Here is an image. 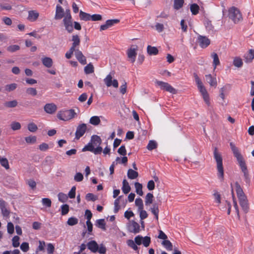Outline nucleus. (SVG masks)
<instances>
[{"instance_id":"obj_1","label":"nucleus","mask_w":254,"mask_h":254,"mask_svg":"<svg viewBox=\"0 0 254 254\" xmlns=\"http://www.w3.org/2000/svg\"><path fill=\"white\" fill-rule=\"evenodd\" d=\"M230 146L234 156L236 158L237 160V161L241 168L242 171L244 173L245 178H247L249 176L248 171L247 170V167L245 161L244 159L243 156L239 152L238 148L235 145L234 143L231 142L230 143Z\"/></svg>"},{"instance_id":"obj_2","label":"nucleus","mask_w":254,"mask_h":254,"mask_svg":"<svg viewBox=\"0 0 254 254\" xmlns=\"http://www.w3.org/2000/svg\"><path fill=\"white\" fill-rule=\"evenodd\" d=\"M213 157L216 162L218 178L223 181L224 180V168L223 166V158L220 152L217 147L213 148Z\"/></svg>"},{"instance_id":"obj_3","label":"nucleus","mask_w":254,"mask_h":254,"mask_svg":"<svg viewBox=\"0 0 254 254\" xmlns=\"http://www.w3.org/2000/svg\"><path fill=\"white\" fill-rule=\"evenodd\" d=\"M194 77L198 90L201 93L204 101L208 106H210L211 103L208 92L207 91L205 87L203 86L202 82L196 73H194Z\"/></svg>"},{"instance_id":"obj_4","label":"nucleus","mask_w":254,"mask_h":254,"mask_svg":"<svg viewBox=\"0 0 254 254\" xmlns=\"http://www.w3.org/2000/svg\"><path fill=\"white\" fill-rule=\"evenodd\" d=\"M228 15L229 18L235 24L241 22L243 19L240 10L235 6H232L229 9Z\"/></svg>"},{"instance_id":"obj_5","label":"nucleus","mask_w":254,"mask_h":254,"mask_svg":"<svg viewBox=\"0 0 254 254\" xmlns=\"http://www.w3.org/2000/svg\"><path fill=\"white\" fill-rule=\"evenodd\" d=\"M76 115V113L73 109L62 110L58 113L57 118L60 120L67 121L73 119Z\"/></svg>"},{"instance_id":"obj_6","label":"nucleus","mask_w":254,"mask_h":254,"mask_svg":"<svg viewBox=\"0 0 254 254\" xmlns=\"http://www.w3.org/2000/svg\"><path fill=\"white\" fill-rule=\"evenodd\" d=\"M155 83L160 86L161 89L164 90L172 94L177 93L176 90L167 82L156 80Z\"/></svg>"},{"instance_id":"obj_7","label":"nucleus","mask_w":254,"mask_h":254,"mask_svg":"<svg viewBox=\"0 0 254 254\" xmlns=\"http://www.w3.org/2000/svg\"><path fill=\"white\" fill-rule=\"evenodd\" d=\"M63 22L65 27V29L68 33H71L73 30L72 17H64Z\"/></svg>"},{"instance_id":"obj_8","label":"nucleus","mask_w":254,"mask_h":254,"mask_svg":"<svg viewBox=\"0 0 254 254\" xmlns=\"http://www.w3.org/2000/svg\"><path fill=\"white\" fill-rule=\"evenodd\" d=\"M96 147V148H94L91 144H88L82 149V151H89L94 153L95 154H101L103 150L102 147L100 145Z\"/></svg>"},{"instance_id":"obj_9","label":"nucleus","mask_w":254,"mask_h":254,"mask_svg":"<svg viewBox=\"0 0 254 254\" xmlns=\"http://www.w3.org/2000/svg\"><path fill=\"white\" fill-rule=\"evenodd\" d=\"M86 129L87 126L85 124H82L78 126L75 132V138L78 139L82 137L86 132Z\"/></svg>"},{"instance_id":"obj_10","label":"nucleus","mask_w":254,"mask_h":254,"mask_svg":"<svg viewBox=\"0 0 254 254\" xmlns=\"http://www.w3.org/2000/svg\"><path fill=\"white\" fill-rule=\"evenodd\" d=\"M197 42L199 46L202 48L207 47L210 44V41L207 37L201 35L198 36Z\"/></svg>"},{"instance_id":"obj_11","label":"nucleus","mask_w":254,"mask_h":254,"mask_svg":"<svg viewBox=\"0 0 254 254\" xmlns=\"http://www.w3.org/2000/svg\"><path fill=\"white\" fill-rule=\"evenodd\" d=\"M128 230L132 233L136 234L140 232V226L138 223L132 220L130 221L127 226Z\"/></svg>"},{"instance_id":"obj_12","label":"nucleus","mask_w":254,"mask_h":254,"mask_svg":"<svg viewBox=\"0 0 254 254\" xmlns=\"http://www.w3.org/2000/svg\"><path fill=\"white\" fill-rule=\"evenodd\" d=\"M136 50L137 48L136 46H131L127 51V57L130 60L132 63H134L135 61L137 55Z\"/></svg>"},{"instance_id":"obj_13","label":"nucleus","mask_w":254,"mask_h":254,"mask_svg":"<svg viewBox=\"0 0 254 254\" xmlns=\"http://www.w3.org/2000/svg\"><path fill=\"white\" fill-rule=\"evenodd\" d=\"M44 111L48 114H53L57 110V106L54 103H47L44 107Z\"/></svg>"},{"instance_id":"obj_14","label":"nucleus","mask_w":254,"mask_h":254,"mask_svg":"<svg viewBox=\"0 0 254 254\" xmlns=\"http://www.w3.org/2000/svg\"><path fill=\"white\" fill-rule=\"evenodd\" d=\"M75 56L76 59L81 64L85 65L87 64L85 57L79 49L75 50Z\"/></svg>"},{"instance_id":"obj_15","label":"nucleus","mask_w":254,"mask_h":254,"mask_svg":"<svg viewBox=\"0 0 254 254\" xmlns=\"http://www.w3.org/2000/svg\"><path fill=\"white\" fill-rule=\"evenodd\" d=\"M64 10L63 8L59 4H57L56 6V14L55 16V19L56 20L61 19L63 17H64Z\"/></svg>"},{"instance_id":"obj_16","label":"nucleus","mask_w":254,"mask_h":254,"mask_svg":"<svg viewBox=\"0 0 254 254\" xmlns=\"http://www.w3.org/2000/svg\"><path fill=\"white\" fill-rule=\"evenodd\" d=\"M239 203L243 211L245 213H247L248 212L249 207L248 200L246 197H245L244 198L241 197V198L239 199Z\"/></svg>"},{"instance_id":"obj_17","label":"nucleus","mask_w":254,"mask_h":254,"mask_svg":"<svg viewBox=\"0 0 254 254\" xmlns=\"http://www.w3.org/2000/svg\"><path fill=\"white\" fill-rule=\"evenodd\" d=\"M101 142L102 140L100 137L97 135H94L91 137V142H89L88 144H91L92 146L94 147L95 146L100 145Z\"/></svg>"},{"instance_id":"obj_18","label":"nucleus","mask_w":254,"mask_h":254,"mask_svg":"<svg viewBox=\"0 0 254 254\" xmlns=\"http://www.w3.org/2000/svg\"><path fill=\"white\" fill-rule=\"evenodd\" d=\"M87 246L88 249L94 253H96L98 250V245L95 241L93 240L89 242Z\"/></svg>"},{"instance_id":"obj_19","label":"nucleus","mask_w":254,"mask_h":254,"mask_svg":"<svg viewBox=\"0 0 254 254\" xmlns=\"http://www.w3.org/2000/svg\"><path fill=\"white\" fill-rule=\"evenodd\" d=\"M254 59V50L251 49L244 56L245 62L247 63H251Z\"/></svg>"},{"instance_id":"obj_20","label":"nucleus","mask_w":254,"mask_h":254,"mask_svg":"<svg viewBox=\"0 0 254 254\" xmlns=\"http://www.w3.org/2000/svg\"><path fill=\"white\" fill-rule=\"evenodd\" d=\"M39 13L36 10H30L28 11V19L32 22L35 21L38 18Z\"/></svg>"},{"instance_id":"obj_21","label":"nucleus","mask_w":254,"mask_h":254,"mask_svg":"<svg viewBox=\"0 0 254 254\" xmlns=\"http://www.w3.org/2000/svg\"><path fill=\"white\" fill-rule=\"evenodd\" d=\"M42 64L47 67H51L53 64V62L51 58L44 57L42 59Z\"/></svg>"},{"instance_id":"obj_22","label":"nucleus","mask_w":254,"mask_h":254,"mask_svg":"<svg viewBox=\"0 0 254 254\" xmlns=\"http://www.w3.org/2000/svg\"><path fill=\"white\" fill-rule=\"evenodd\" d=\"M211 57L213 59V66L214 69L216 68V66L220 64V62L218 55L215 53H212L211 54Z\"/></svg>"},{"instance_id":"obj_23","label":"nucleus","mask_w":254,"mask_h":254,"mask_svg":"<svg viewBox=\"0 0 254 254\" xmlns=\"http://www.w3.org/2000/svg\"><path fill=\"white\" fill-rule=\"evenodd\" d=\"M235 185L236 190L238 198L239 199L241 198V197L244 198L245 197H246L244 194L243 190L242 188L241 187L240 185L238 183H236Z\"/></svg>"},{"instance_id":"obj_24","label":"nucleus","mask_w":254,"mask_h":254,"mask_svg":"<svg viewBox=\"0 0 254 254\" xmlns=\"http://www.w3.org/2000/svg\"><path fill=\"white\" fill-rule=\"evenodd\" d=\"M205 77L207 82L211 86H216L217 81L216 78L213 77L211 74L206 75Z\"/></svg>"},{"instance_id":"obj_25","label":"nucleus","mask_w":254,"mask_h":254,"mask_svg":"<svg viewBox=\"0 0 254 254\" xmlns=\"http://www.w3.org/2000/svg\"><path fill=\"white\" fill-rule=\"evenodd\" d=\"M130 187L128 183L126 180H124L123 182L122 190L125 194H127L130 190Z\"/></svg>"},{"instance_id":"obj_26","label":"nucleus","mask_w":254,"mask_h":254,"mask_svg":"<svg viewBox=\"0 0 254 254\" xmlns=\"http://www.w3.org/2000/svg\"><path fill=\"white\" fill-rule=\"evenodd\" d=\"M147 52L149 55H157L158 54L157 48L150 45H148L147 47Z\"/></svg>"},{"instance_id":"obj_27","label":"nucleus","mask_w":254,"mask_h":254,"mask_svg":"<svg viewBox=\"0 0 254 254\" xmlns=\"http://www.w3.org/2000/svg\"><path fill=\"white\" fill-rule=\"evenodd\" d=\"M72 41L73 43L71 48L75 49L76 47L78 46L80 42L79 36L77 35H73L72 36Z\"/></svg>"},{"instance_id":"obj_28","label":"nucleus","mask_w":254,"mask_h":254,"mask_svg":"<svg viewBox=\"0 0 254 254\" xmlns=\"http://www.w3.org/2000/svg\"><path fill=\"white\" fill-rule=\"evenodd\" d=\"M80 19L84 21H89L91 20V15L89 13L80 10L79 12Z\"/></svg>"},{"instance_id":"obj_29","label":"nucleus","mask_w":254,"mask_h":254,"mask_svg":"<svg viewBox=\"0 0 254 254\" xmlns=\"http://www.w3.org/2000/svg\"><path fill=\"white\" fill-rule=\"evenodd\" d=\"M127 175L128 178L131 180L135 179L138 176V172L131 169H128Z\"/></svg>"},{"instance_id":"obj_30","label":"nucleus","mask_w":254,"mask_h":254,"mask_svg":"<svg viewBox=\"0 0 254 254\" xmlns=\"http://www.w3.org/2000/svg\"><path fill=\"white\" fill-rule=\"evenodd\" d=\"M184 3V0H174V8L176 10H179L183 6Z\"/></svg>"},{"instance_id":"obj_31","label":"nucleus","mask_w":254,"mask_h":254,"mask_svg":"<svg viewBox=\"0 0 254 254\" xmlns=\"http://www.w3.org/2000/svg\"><path fill=\"white\" fill-rule=\"evenodd\" d=\"M1 211L4 216H8L9 214V210L5 207V202L1 200Z\"/></svg>"},{"instance_id":"obj_32","label":"nucleus","mask_w":254,"mask_h":254,"mask_svg":"<svg viewBox=\"0 0 254 254\" xmlns=\"http://www.w3.org/2000/svg\"><path fill=\"white\" fill-rule=\"evenodd\" d=\"M96 225L97 227H98L99 228H101L103 230H106V223L104 219H98L96 221Z\"/></svg>"},{"instance_id":"obj_33","label":"nucleus","mask_w":254,"mask_h":254,"mask_svg":"<svg viewBox=\"0 0 254 254\" xmlns=\"http://www.w3.org/2000/svg\"><path fill=\"white\" fill-rule=\"evenodd\" d=\"M190 10L193 15H196L199 12V7L196 3H193L190 6Z\"/></svg>"},{"instance_id":"obj_34","label":"nucleus","mask_w":254,"mask_h":254,"mask_svg":"<svg viewBox=\"0 0 254 254\" xmlns=\"http://www.w3.org/2000/svg\"><path fill=\"white\" fill-rule=\"evenodd\" d=\"M154 196L153 194L151 193H148L146 196L145 199V204L146 205L148 206L150 204H151L153 202V198Z\"/></svg>"},{"instance_id":"obj_35","label":"nucleus","mask_w":254,"mask_h":254,"mask_svg":"<svg viewBox=\"0 0 254 254\" xmlns=\"http://www.w3.org/2000/svg\"><path fill=\"white\" fill-rule=\"evenodd\" d=\"M233 64L237 67H241L243 64L242 60L239 57H235L233 60Z\"/></svg>"},{"instance_id":"obj_36","label":"nucleus","mask_w":254,"mask_h":254,"mask_svg":"<svg viewBox=\"0 0 254 254\" xmlns=\"http://www.w3.org/2000/svg\"><path fill=\"white\" fill-rule=\"evenodd\" d=\"M101 121L98 116H93L90 119L89 123L94 126H97L99 125Z\"/></svg>"},{"instance_id":"obj_37","label":"nucleus","mask_w":254,"mask_h":254,"mask_svg":"<svg viewBox=\"0 0 254 254\" xmlns=\"http://www.w3.org/2000/svg\"><path fill=\"white\" fill-rule=\"evenodd\" d=\"M157 147V143L155 140H150L147 145V149L151 151Z\"/></svg>"},{"instance_id":"obj_38","label":"nucleus","mask_w":254,"mask_h":254,"mask_svg":"<svg viewBox=\"0 0 254 254\" xmlns=\"http://www.w3.org/2000/svg\"><path fill=\"white\" fill-rule=\"evenodd\" d=\"M134 186L136 189V193L142 196L143 194L142 191V186L141 184L138 182H136L134 184Z\"/></svg>"},{"instance_id":"obj_39","label":"nucleus","mask_w":254,"mask_h":254,"mask_svg":"<svg viewBox=\"0 0 254 254\" xmlns=\"http://www.w3.org/2000/svg\"><path fill=\"white\" fill-rule=\"evenodd\" d=\"M162 245L168 251H171L173 249V245L169 240H164L162 243Z\"/></svg>"},{"instance_id":"obj_40","label":"nucleus","mask_w":254,"mask_h":254,"mask_svg":"<svg viewBox=\"0 0 254 254\" xmlns=\"http://www.w3.org/2000/svg\"><path fill=\"white\" fill-rule=\"evenodd\" d=\"M18 104L17 101L15 100L6 102L3 104L4 107L6 108H14Z\"/></svg>"},{"instance_id":"obj_41","label":"nucleus","mask_w":254,"mask_h":254,"mask_svg":"<svg viewBox=\"0 0 254 254\" xmlns=\"http://www.w3.org/2000/svg\"><path fill=\"white\" fill-rule=\"evenodd\" d=\"M122 196H120L118 198L115 199L114 201V213H117L120 209V206L119 205L120 201L122 198Z\"/></svg>"},{"instance_id":"obj_42","label":"nucleus","mask_w":254,"mask_h":254,"mask_svg":"<svg viewBox=\"0 0 254 254\" xmlns=\"http://www.w3.org/2000/svg\"><path fill=\"white\" fill-rule=\"evenodd\" d=\"M84 72L86 74H90L94 72V66L91 64H88L84 67Z\"/></svg>"},{"instance_id":"obj_43","label":"nucleus","mask_w":254,"mask_h":254,"mask_svg":"<svg viewBox=\"0 0 254 254\" xmlns=\"http://www.w3.org/2000/svg\"><path fill=\"white\" fill-rule=\"evenodd\" d=\"M78 220L77 218L71 217L68 219L67 224L69 226H74L78 223Z\"/></svg>"},{"instance_id":"obj_44","label":"nucleus","mask_w":254,"mask_h":254,"mask_svg":"<svg viewBox=\"0 0 254 254\" xmlns=\"http://www.w3.org/2000/svg\"><path fill=\"white\" fill-rule=\"evenodd\" d=\"M28 129L30 131L32 132H34L37 131L38 129V127L37 125L34 124V123H30L28 124Z\"/></svg>"},{"instance_id":"obj_45","label":"nucleus","mask_w":254,"mask_h":254,"mask_svg":"<svg viewBox=\"0 0 254 254\" xmlns=\"http://www.w3.org/2000/svg\"><path fill=\"white\" fill-rule=\"evenodd\" d=\"M112 76L111 75V74H109L107 75L106 78L104 79V81L106 84V85L108 87H110L112 86Z\"/></svg>"},{"instance_id":"obj_46","label":"nucleus","mask_w":254,"mask_h":254,"mask_svg":"<svg viewBox=\"0 0 254 254\" xmlns=\"http://www.w3.org/2000/svg\"><path fill=\"white\" fill-rule=\"evenodd\" d=\"M17 84L16 83L8 84L5 86V90L7 92H10L15 90Z\"/></svg>"},{"instance_id":"obj_47","label":"nucleus","mask_w":254,"mask_h":254,"mask_svg":"<svg viewBox=\"0 0 254 254\" xmlns=\"http://www.w3.org/2000/svg\"><path fill=\"white\" fill-rule=\"evenodd\" d=\"M1 166L6 170L9 169V165L8 160L5 158H1Z\"/></svg>"},{"instance_id":"obj_48","label":"nucleus","mask_w":254,"mask_h":254,"mask_svg":"<svg viewBox=\"0 0 254 254\" xmlns=\"http://www.w3.org/2000/svg\"><path fill=\"white\" fill-rule=\"evenodd\" d=\"M135 204L138 207V210L143 209V203L141 198H136L135 201Z\"/></svg>"},{"instance_id":"obj_49","label":"nucleus","mask_w":254,"mask_h":254,"mask_svg":"<svg viewBox=\"0 0 254 254\" xmlns=\"http://www.w3.org/2000/svg\"><path fill=\"white\" fill-rule=\"evenodd\" d=\"M61 214L62 215H65L67 214L69 212V206L65 204H63L61 206Z\"/></svg>"},{"instance_id":"obj_50","label":"nucleus","mask_w":254,"mask_h":254,"mask_svg":"<svg viewBox=\"0 0 254 254\" xmlns=\"http://www.w3.org/2000/svg\"><path fill=\"white\" fill-rule=\"evenodd\" d=\"M151 242V239L149 237L145 236L143 237L142 244L145 247H147L149 246Z\"/></svg>"},{"instance_id":"obj_51","label":"nucleus","mask_w":254,"mask_h":254,"mask_svg":"<svg viewBox=\"0 0 254 254\" xmlns=\"http://www.w3.org/2000/svg\"><path fill=\"white\" fill-rule=\"evenodd\" d=\"M42 204L47 207L51 206L52 202L50 199L48 198H43L42 199Z\"/></svg>"},{"instance_id":"obj_52","label":"nucleus","mask_w":254,"mask_h":254,"mask_svg":"<svg viewBox=\"0 0 254 254\" xmlns=\"http://www.w3.org/2000/svg\"><path fill=\"white\" fill-rule=\"evenodd\" d=\"M58 198L60 201L64 202L67 199V196L64 193L60 192L58 194Z\"/></svg>"},{"instance_id":"obj_53","label":"nucleus","mask_w":254,"mask_h":254,"mask_svg":"<svg viewBox=\"0 0 254 254\" xmlns=\"http://www.w3.org/2000/svg\"><path fill=\"white\" fill-rule=\"evenodd\" d=\"M19 237L17 236H15L12 239V246L14 248H17L19 246Z\"/></svg>"},{"instance_id":"obj_54","label":"nucleus","mask_w":254,"mask_h":254,"mask_svg":"<svg viewBox=\"0 0 254 254\" xmlns=\"http://www.w3.org/2000/svg\"><path fill=\"white\" fill-rule=\"evenodd\" d=\"M120 22L118 19H110L106 21V24L109 27V28L112 27L114 24H117Z\"/></svg>"},{"instance_id":"obj_55","label":"nucleus","mask_w":254,"mask_h":254,"mask_svg":"<svg viewBox=\"0 0 254 254\" xmlns=\"http://www.w3.org/2000/svg\"><path fill=\"white\" fill-rule=\"evenodd\" d=\"M26 93L28 94L31 95L33 96H36L37 94V91L35 88L30 87L26 89Z\"/></svg>"},{"instance_id":"obj_56","label":"nucleus","mask_w":254,"mask_h":254,"mask_svg":"<svg viewBox=\"0 0 254 254\" xmlns=\"http://www.w3.org/2000/svg\"><path fill=\"white\" fill-rule=\"evenodd\" d=\"M39 245L35 252L36 254H37V253L39 251H43L44 250V247L45 246V242L44 241H39Z\"/></svg>"},{"instance_id":"obj_57","label":"nucleus","mask_w":254,"mask_h":254,"mask_svg":"<svg viewBox=\"0 0 254 254\" xmlns=\"http://www.w3.org/2000/svg\"><path fill=\"white\" fill-rule=\"evenodd\" d=\"M20 49V47L18 45H13L9 46L7 48V50L10 52H14Z\"/></svg>"},{"instance_id":"obj_58","label":"nucleus","mask_w":254,"mask_h":254,"mask_svg":"<svg viewBox=\"0 0 254 254\" xmlns=\"http://www.w3.org/2000/svg\"><path fill=\"white\" fill-rule=\"evenodd\" d=\"M138 211L139 212V216L140 220H143L148 217V214L145 210L143 209L138 210Z\"/></svg>"},{"instance_id":"obj_59","label":"nucleus","mask_w":254,"mask_h":254,"mask_svg":"<svg viewBox=\"0 0 254 254\" xmlns=\"http://www.w3.org/2000/svg\"><path fill=\"white\" fill-rule=\"evenodd\" d=\"M55 251V247L51 243H49L47 245V251L48 254H53Z\"/></svg>"},{"instance_id":"obj_60","label":"nucleus","mask_w":254,"mask_h":254,"mask_svg":"<svg viewBox=\"0 0 254 254\" xmlns=\"http://www.w3.org/2000/svg\"><path fill=\"white\" fill-rule=\"evenodd\" d=\"M20 249L24 252H27L29 249V244L27 242H23L20 245Z\"/></svg>"},{"instance_id":"obj_61","label":"nucleus","mask_w":254,"mask_h":254,"mask_svg":"<svg viewBox=\"0 0 254 254\" xmlns=\"http://www.w3.org/2000/svg\"><path fill=\"white\" fill-rule=\"evenodd\" d=\"M11 127L13 130H18L21 128V125L18 122H13L11 124Z\"/></svg>"},{"instance_id":"obj_62","label":"nucleus","mask_w":254,"mask_h":254,"mask_svg":"<svg viewBox=\"0 0 254 254\" xmlns=\"http://www.w3.org/2000/svg\"><path fill=\"white\" fill-rule=\"evenodd\" d=\"M75 191H76V187L75 186H73L70 190L69 191L68 193V196L70 198H74L75 197Z\"/></svg>"},{"instance_id":"obj_63","label":"nucleus","mask_w":254,"mask_h":254,"mask_svg":"<svg viewBox=\"0 0 254 254\" xmlns=\"http://www.w3.org/2000/svg\"><path fill=\"white\" fill-rule=\"evenodd\" d=\"M25 139L28 143H34L36 141V137L35 136H29L25 137Z\"/></svg>"},{"instance_id":"obj_64","label":"nucleus","mask_w":254,"mask_h":254,"mask_svg":"<svg viewBox=\"0 0 254 254\" xmlns=\"http://www.w3.org/2000/svg\"><path fill=\"white\" fill-rule=\"evenodd\" d=\"M150 210L152 214L154 215L159 213V210L158 208V204L157 203H154L152 205V207L150 208Z\"/></svg>"}]
</instances>
